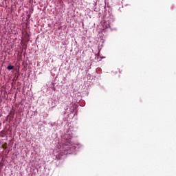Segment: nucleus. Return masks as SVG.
Masks as SVG:
<instances>
[{
    "mask_svg": "<svg viewBox=\"0 0 176 176\" xmlns=\"http://www.w3.org/2000/svg\"><path fill=\"white\" fill-rule=\"evenodd\" d=\"M14 69V66L12 65H9L7 67V69H8V71H12V69Z\"/></svg>",
    "mask_w": 176,
    "mask_h": 176,
    "instance_id": "nucleus-2",
    "label": "nucleus"
},
{
    "mask_svg": "<svg viewBox=\"0 0 176 176\" xmlns=\"http://www.w3.org/2000/svg\"><path fill=\"white\" fill-rule=\"evenodd\" d=\"M118 71H119V74H121V73H122V72H120V69H118Z\"/></svg>",
    "mask_w": 176,
    "mask_h": 176,
    "instance_id": "nucleus-3",
    "label": "nucleus"
},
{
    "mask_svg": "<svg viewBox=\"0 0 176 176\" xmlns=\"http://www.w3.org/2000/svg\"><path fill=\"white\" fill-rule=\"evenodd\" d=\"M63 149L64 151H69L71 149V141L69 140H67L66 142L63 144Z\"/></svg>",
    "mask_w": 176,
    "mask_h": 176,
    "instance_id": "nucleus-1",
    "label": "nucleus"
}]
</instances>
